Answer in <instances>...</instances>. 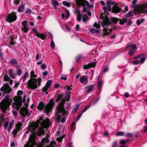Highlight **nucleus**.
<instances>
[{"label": "nucleus", "mask_w": 147, "mask_h": 147, "mask_svg": "<svg viewBox=\"0 0 147 147\" xmlns=\"http://www.w3.org/2000/svg\"><path fill=\"white\" fill-rule=\"evenodd\" d=\"M65 101V99H62L61 100V102L59 104L58 106L57 107L56 114L57 117L56 119L59 122H60L61 117L64 116L67 114V112L65 110L64 107V104Z\"/></svg>", "instance_id": "nucleus-1"}, {"label": "nucleus", "mask_w": 147, "mask_h": 147, "mask_svg": "<svg viewBox=\"0 0 147 147\" xmlns=\"http://www.w3.org/2000/svg\"><path fill=\"white\" fill-rule=\"evenodd\" d=\"M9 95L5 96V99L2 100L0 103V107L1 110L3 113L5 112L6 111L11 104L12 100L9 99Z\"/></svg>", "instance_id": "nucleus-2"}, {"label": "nucleus", "mask_w": 147, "mask_h": 147, "mask_svg": "<svg viewBox=\"0 0 147 147\" xmlns=\"http://www.w3.org/2000/svg\"><path fill=\"white\" fill-rule=\"evenodd\" d=\"M30 77L31 79L29 80L27 83L28 87L33 90L37 88V80L36 79L33 78H36V76L34 74L33 71H32L31 72Z\"/></svg>", "instance_id": "nucleus-3"}, {"label": "nucleus", "mask_w": 147, "mask_h": 147, "mask_svg": "<svg viewBox=\"0 0 147 147\" xmlns=\"http://www.w3.org/2000/svg\"><path fill=\"white\" fill-rule=\"evenodd\" d=\"M25 97L26 96H24L22 100V97L21 96L15 97L14 98V102L12 104L14 108H16L17 110H18L20 109V107L22 106V102H24L26 101Z\"/></svg>", "instance_id": "nucleus-4"}, {"label": "nucleus", "mask_w": 147, "mask_h": 147, "mask_svg": "<svg viewBox=\"0 0 147 147\" xmlns=\"http://www.w3.org/2000/svg\"><path fill=\"white\" fill-rule=\"evenodd\" d=\"M120 20L119 18L115 17H112L111 19L107 18L105 20L101 22V26L104 28L105 26L111 25L112 23L116 24Z\"/></svg>", "instance_id": "nucleus-5"}, {"label": "nucleus", "mask_w": 147, "mask_h": 147, "mask_svg": "<svg viewBox=\"0 0 147 147\" xmlns=\"http://www.w3.org/2000/svg\"><path fill=\"white\" fill-rule=\"evenodd\" d=\"M137 1H133L132 2L133 7L138 13H142V11L145 10L147 8V3L145 4L137 5L136 4Z\"/></svg>", "instance_id": "nucleus-6"}, {"label": "nucleus", "mask_w": 147, "mask_h": 147, "mask_svg": "<svg viewBox=\"0 0 147 147\" xmlns=\"http://www.w3.org/2000/svg\"><path fill=\"white\" fill-rule=\"evenodd\" d=\"M55 105V102L54 101V99L53 98L51 99L49 103L46 105L44 112L48 115L50 111L53 109Z\"/></svg>", "instance_id": "nucleus-7"}, {"label": "nucleus", "mask_w": 147, "mask_h": 147, "mask_svg": "<svg viewBox=\"0 0 147 147\" xmlns=\"http://www.w3.org/2000/svg\"><path fill=\"white\" fill-rule=\"evenodd\" d=\"M126 49H128L129 50L128 54L131 57L134 55V52L137 49L136 46L134 44L128 45L126 47Z\"/></svg>", "instance_id": "nucleus-8"}, {"label": "nucleus", "mask_w": 147, "mask_h": 147, "mask_svg": "<svg viewBox=\"0 0 147 147\" xmlns=\"http://www.w3.org/2000/svg\"><path fill=\"white\" fill-rule=\"evenodd\" d=\"M17 18L16 13L15 12H12L6 17V20L9 23H11L15 21Z\"/></svg>", "instance_id": "nucleus-9"}, {"label": "nucleus", "mask_w": 147, "mask_h": 147, "mask_svg": "<svg viewBox=\"0 0 147 147\" xmlns=\"http://www.w3.org/2000/svg\"><path fill=\"white\" fill-rule=\"evenodd\" d=\"M76 3L77 6L85 7L86 5L91 7L92 6L89 4V3L87 1H76Z\"/></svg>", "instance_id": "nucleus-10"}, {"label": "nucleus", "mask_w": 147, "mask_h": 147, "mask_svg": "<svg viewBox=\"0 0 147 147\" xmlns=\"http://www.w3.org/2000/svg\"><path fill=\"white\" fill-rule=\"evenodd\" d=\"M36 144L34 138L33 136H30L28 143L26 144L24 147H33Z\"/></svg>", "instance_id": "nucleus-11"}, {"label": "nucleus", "mask_w": 147, "mask_h": 147, "mask_svg": "<svg viewBox=\"0 0 147 147\" xmlns=\"http://www.w3.org/2000/svg\"><path fill=\"white\" fill-rule=\"evenodd\" d=\"M32 30L33 32L36 36L40 38L43 40L45 39V38L47 37V36L45 34H43L42 33L40 34L39 32H38L34 28H33L32 29Z\"/></svg>", "instance_id": "nucleus-12"}, {"label": "nucleus", "mask_w": 147, "mask_h": 147, "mask_svg": "<svg viewBox=\"0 0 147 147\" xmlns=\"http://www.w3.org/2000/svg\"><path fill=\"white\" fill-rule=\"evenodd\" d=\"M20 113L23 117H25L26 115L29 117L30 115L28 113V109L24 107H22L21 108Z\"/></svg>", "instance_id": "nucleus-13"}, {"label": "nucleus", "mask_w": 147, "mask_h": 147, "mask_svg": "<svg viewBox=\"0 0 147 147\" xmlns=\"http://www.w3.org/2000/svg\"><path fill=\"white\" fill-rule=\"evenodd\" d=\"M41 125L45 128L47 129L49 127V122L48 119H44L41 123Z\"/></svg>", "instance_id": "nucleus-14"}, {"label": "nucleus", "mask_w": 147, "mask_h": 147, "mask_svg": "<svg viewBox=\"0 0 147 147\" xmlns=\"http://www.w3.org/2000/svg\"><path fill=\"white\" fill-rule=\"evenodd\" d=\"M112 9V12L116 13L119 12L121 10V8L117 5V3L115 2V5H113Z\"/></svg>", "instance_id": "nucleus-15"}, {"label": "nucleus", "mask_w": 147, "mask_h": 147, "mask_svg": "<svg viewBox=\"0 0 147 147\" xmlns=\"http://www.w3.org/2000/svg\"><path fill=\"white\" fill-rule=\"evenodd\" d=\"M96 62H92L88 63L87 65H84L83 68L85 69H89L92 67H94L96 66Z\"/></svg>", "instance_id": "nucleus-16"}, {"label": "nucleus", "mask_w": 147, "mask_h": 147, "mask_svg": "<svg viewBox=\"0 0 147 147\" xmlns=\"http://www.w3.org/2000/svg\"><path fill=\"white\" fill-rule=\"evenodd\" d=\"M115 2L112 1H108L107 3V9L109 11H110L112 10L111 6L115 5Z\"/></svg>", "instance_id": "nucleus-17"}, {"label": "nucleus", "mask_w": 147, "mask_h": 147, "mask_svg": "<svg viewBox=\"0 0 147 147\" xmlns=\"http://www.w3.org/2000/svg\"><path fill=\"white\" fill-rule=\"evenodd\" d=\"M45 103L42 102H40L37 106V108L38 110H41L44 108H45Z\"/></svg>", "instance_id": "nucleus-18"}, {"label": "nucleus", "mask_w": 147, "mask_h": 147, "mask_svg": "<svg viewBox=\"0 0 147 147\" xmlns=\"http://www.w3.org/2000/svg\"><path fill=\"white\" fill-rule=\"evenodd\" d=\"M9 63L11 65L15 66L16 67H18V61L16 59H11L9 61Z\"/></svg>", "instance_id": "nucleus-19"}, {"label": "nucleus", "mask_w": 147, "mask_h": 147, "mask_svg": "<svg viewBox=\"0 0 147 147\" xmlns=\"http://www.w3.org/2000/svg\"><path fill=\"white\" fill-rule=\"evenodd\" d=\"M108 28H104L103 30V31H104V33L102 36H108L110 34L112 30V29H111L109 30L110 32H108Z\"/></svg>", "instance_id": "nucleus-20"}, {"label": "nucleus", "mask_w": 147, "mask_h": 147, "mask_svg": "<svg viewBox=\"0 0 147 147\" xmlns=\"http://www.w3.org/2000/svg\"><path fill=\"white\" fill-rule=\"evenodd\" d=\"M12 89L11 88H5L3 91V96L5 94H10V92L12 91Z\"/></svg>", "instance_id": "nucleus-21"}, {"label": "nucleus", "mask_w": 147, "mask_h": 147, "mask_svg": "<svg viewBox=\"0 0 147 147\" xmlns=\"http://www.w3.org/2000/svg\"><path fill=\"white\" fill-rule=\"evenodd\" d=\"M87 88H88V89L87 90L86 92L87 93H89L94 91L93 90L94 89L93 85L92 84L91 86H88L86 88V89H87Z\"/></svg>", "instance_id": "nucleus-22"}, {"label": "nucleus", "mask_w": 147, "mask_h": 147, "mask_svg": "<svg viewBox=\"0 0 147 147\" xmlns=\"http://www.w3.org/2000/svg\"><path fill=\"white\" fill-rule=\"evenodd\" d=\"M52 4L56 10L57 9V7L59 6L60 4L57 1H52Z\"/></svg>", "instance_id": "nucleus-23"}, {"label": "nucleus", "mask_w": 147, "mask_h": 147, "mask_svg": "<svg viewBox=\"0 0 147 147\" xmlns=\"http://www.w3.org/2000/svg\"><path fill=\"white\" fill-rule=\"evenodd\" d=\"M88 80V76H83L81 77L80 79V82H84Z\"/></svg>", "instance_id": "nucleus-24"}, {"label": "nucleus", "mask_w": 147, "mask_h": 147, "mask_svg": "<svg viewBox=\"0 0 147 147\" xmlns=\"http://www.w3.org/2000/svg\"><path fill=\"white\" fill-rule=\"evenodd\" d=\"M3 86L1 87L0 89V90L1 92H3L5 88H11L9 85L6 83L4 84Z\"/></svg>", "instance_id": "nucleus-25"}, {"label": "nucleus", "mask_w": 147, "mask_h": 147, "mask_svg": "<svg viewBox=\"0 0 147 147\" xmlns=\"http://www.w3.org/2000/svg\"><path fill=\"white\" fill-rule=\"evenodd\" d=\"M63 94H58L56 99L55 100L56 102H57L61 100L63 98Z\"/></svg>", "instance_id": "nucleus-26"}, {"label": "nucleus", "mask_w": 147, "mask_h": 147, "mask_svg": "<svg viewBox=\"0 0 147 147\" xmlns=\"http://www.w3.org/2000/svg\"><path fill=\"white\" fill-rule=\"evenodd\" d=\"M134 15V11H130L128 12L127 14L125 15V16L126 17L129 18L130 17L133 16Z\"/></svg>", "instance_id": "nucleus-27"}, {"label": "nucleus", "mask_w": 147, "mask_h": 147, "mask_svg": "<svg viewBox=\"0 0 147 147\" xmlns=\"http://www.w3.org/2000/svg\"><path fill=\"white\" fill-rule=\"evenodd\" d=\"M24 5H21L18 8L17 11L20 13H21L24 11Z\"/></svg>", "instance_id": "nucleus-28"}, {"label": "nucleus", "mask_w": 147, "mask_h": 147, "mask_svg": "<svg viewBox=\"0 0 147 147\" xmlns=\"http://www.w3.org/2000/svg\"><path fill=\"white\" fill-rule=\"evenodd\" d=\"M12 70L11 69L9 70V74L10 77L13 79H15V77L14 75L13 74Z\"/></svg>", "instance_id": "nucleus-29"}, {"label": "nucleus", "mask_w": 147, "mask_h": 147, "mask_svg": "<svg viewBox=\"0 0 147 147\" xmlns=\"http://www.w3.org/2000/svg\"><path fill=\"white\" fill-rule=\"evenodd\" d=\"M127 19L126 18H124L123 19V20L120 19L119 24L121 25H123L125 22L127 21Z\"/></svg>", "instance_id": "nucleus-30"}, {"label": "nucleus", "mask_w": 147, "mask_h": 147, "mask_svg": "<svg viewBox=\"0 0 147 147\" xmlns=\"http://www.w3.org/2000/svg\"><path fill=\"white\" fill-rule=\"evenodd\" d=\"M71 93L70 92H69V93H66L65 94V100L67 101H69V100L70 98V94Z\"/></svg>", "instance_id": "nucleus-31"}, {"label": "nucleus", "mask_w": 147, "mask_h": 147, "mask_svg": "<svg viewBox=\"0 0 147 147\" xmlns=\"http://www.w3.org/2000/svg\"><path fill=\"white\" fill-rule=\"evenodd\" d=\"M45 133V131L44 130L41 129H39V131L37 132L38 135L39 136H41Z\"/></svg>", "instance_id": "nucleus-32"}, {"label": "nucleus", "mask_w": 147, "mask_h": 147, "mask_svg": "<svg viewBox=\"0 0 147 147\" xmlns=\"http://www.w3.org/2000/svg\"><path fill=\"white\" fill-rule=\"evenodd\" d=\"M52 80L48 81L46 84L45 86L47 87V88H49L51 86V84L52 82Z\"/></svg>", "instance_id": "nucleus-33"}, {"label": "nucleus", "mask_w": 147, "mask_h": 147, "mask_svg": "<svg viewBox=\"0 0 147 147\" xmlns=\"http://www.w3.org/2000/svg\"><path fill=\"white\" fill-rule=\"evenodd\" d=\"M88 16L86 14H84L82 17V22L83 23H85L87 20Z\"/></svg>", "instance_id": "nucleus-34"}, {"label": "nucleus", "mask_w": 147, "mask_h": 147, "mask_svg": "<svg viewBox=\"0 0 147 147\" xmlns=\"http://www.w3.org/2000/svg\"><path fill=\"white\" fill-rule=\"evenodd\" d=\"M82 57V55L81 54H80L78 55L76 57V62H78L80 59Z\"/></svg>", "instance_id": "nucleus-35"}, {"label": "nucleus", "mask_w": 147, "mask_h": 147, "mask_svg": "<svg viewBox=\"0 0 147 147\" xmlns=\"http://www.w3.org/2000/svg\"><path fill=\"white\" fill-rule=\"evenodd\" d=\"M42 143L44 144L45 142L46 143H48L49 142V140L48 138H47V136L46 138H43L42 140Z\"/></svg>", "instance_id": "nucleus-36"}, {"label": "nucleus", "mask_w": 147, "mask_h": 147, "mask_svg": "<svg viewBox=\"0 0 147 147\" xmlns=\"http://www.w3.org/2000/svg\"><path fill=\"white\" fill-rule=\"evenodd\" d=\"M29 76V74L28 72H25V74L24 75L23 78V82H24L26 81V78L28 77Z\"/></svg>", "instance_id": "nucleus-37"}, {"label": "nucleus", "mask_w": 147, "mask_h": 147, "mask_svg": "<svg viewBox=\"0 0 147 147\" xmlns=\"http://www.w3.org/2000/svg\"><path fill=\"white\" fill-rule=\"evenodd\" d=\"M14 37L11 36L10 37V40H9V43L11 45H15V43L14 41Z\"/></svg>", "instance_id": "nucleus-38"}, {"label": "nucleus", "mask_w": 147, "mask_h": 147, "mask_svg": "<svg viewBox=\"0 0 147 147\" xmlns=\"http://www.w3.org/2000/svg\"><path fill=\"white\" fill-rule=\"evenodd\" d=\"M125 136L127 137H129L133 138L134 137V135L133 134L129 132H128L126 134Z\"/></svg>", "instance_id": "nucleus-39"}, {"label": "nucleus", "mask_w": 147, "mask_h": 147, "mask_svg": "<svg viewBox=\"0 0 147 147\" xmlns=\"http://www.w3.org/2000/svg\"><path fill=\"white\" fill-rule=\"evenodd\" d=\"M22 124L20 123H18L16 125V129L19 131L20 129Z\"/></svg>", "instance_id": "nucleus-40"}, {"label": "nucleus", "mask_w": 147, "mask_h": 147, "mask_svg": "<svg viewBox=\"0 0 147 147\" xmlns=\"http://www.w3.org/2000/svg\"><path fill=\"white\" fill-rule=\"evenodd\" d=\"M116 135L117 136H123L124 135V132L119 131L116 133Z\"/></svg>", "instance_id": "nucleus-41"}, {"label": "nucleus", "mask_w": 147, "mask_h": 147, "mask_svg": "<svg viewBox=\"0 0 147 147\" xmlns=\"http://www.w3.org/2000/svg\"><path fill=\"white\" fill-rule=\"evenodd\" d=\"M63 4L64 5L67 7H69L70 6V3H69L67 2L66 1H63Z\"/></svg>", "instance_id": "nucleus-42"}, {"label": "nucleus", "mask_w": 147, "mask_h": 147, "mask_svg": "<svg viewBox=\"0 0 147 147\" xmlns=\"http://www.w3.org/2000/svg\"><path fill=\"white\" fill-rule=\"evenodd\" d=\"M22 30L23 32L26 33H27L29 30V29L27 27H22Z\"/></svg>", "instance_id": "nucleus-43"}, {"label": "nucleus", "mask_w": 147, "mask_h": 147, "mask_svg": "<svg viewBox=\"0 0 147 147\" xmlns=\"http://www.w3.org/2000/svg\"><path fill=\"white\" fill-rule=\"evenodd\" d=\"M10 79V78L6 74H5L4 76V80L5 81H8Z\"/></svg>", "instance_id": "nucleus-44"}, {"label": "nucleus", "mask_w": 147, "mask_h": 147, "mask_svg": "<svg viewBox=\"0 0 147 147\" xmlns=\"http://www.w3.org/2000/svg\"><path fill=\"white\" fill-rule=\"evenodd\" d=\"M17 73L18 76H20L22 74V70L20 68H19L17 69Z\"/></svg>", "instance_id": "nucleus-45"}, {"label": "nucleus", "mask_w": 147, "mask_h": 147, "mask_svg": "<svg viewBox=\"0 0 147 147\" xmlns=\"http://www.w3.org/2000/svg\"><path fill=\"white\" fill-rule=\"evenodd\" d=\"M78 108H79V105H76L75 107L73 109V110L72 112H73L74 113H75V112H76L78 111Z\"/></svg>", "instance_id": "nucleus-46"}, {"label": "nucleus", "mask_w": 147, "mask_h": 147, "mask_svg": "<svg viewBox=\"0 0 147 147\" xmlns=\"http://www.w3.org/2000/svg\"><path fill=\"white\" fill-rule=\"evenodd\" d=\"M27 22L28 21L27 20H24L22 22V24L24 27H27Z\"/></svg>", "instance_id": "nucleus-47"}, {"label": "nucleus", "mask_w": 147, "mask_h": 147, "mask_svg": "<svg viewBox=\"0 0 147 147\" xmlns=\"http://www.w3.org/2000/svg\"><path fill=\"white\" fill-rule=\"evenodd\" d=\"M101 18L103 20V21L107 18H109L106 16V14H102L101 15Z\"/></svg>", "instance_id": "nucleus-48"}, {"label": "nucleus", "mask_w": 147, "mask_h": 147, "mask_svg": "<svg viewBox=\"0 0 147 147\" xmlns=\"http://www.w3.org/2000/svg\"><path fill=\"white\" fill-rule=\"evenodd\" d=\"M117 145V141L116 140L114 141L112 143V147H116Z\"/></svg>", "instance_id": "nucleus-49"}, {"label": "nucleus", "mask_w": 147, "mask_h": 147, "mask_svg": "<svg viewBox=\"0 0 147 147\" xmlns=\"http://www.w3.org/2000/svg\"><path fill=\"white\" fill-rule=\"evenodd\" d=\"M90 106L89 105L86 106L83 109L82 113H83L84 112L86 111L88 109L90 108Z\"/></svg>", "instance_id": "nucleus-50"}, {"label": "nucleus", "mask_w": 147, "mask_h": 147, "mask_svg": "<svg viewBox=\"0 0 147 147\" xmlns=\"http://www.w3.org/2000/svg\"><path fill=\"white\" fill-rule=\"evenodd\" d=\"M49 88H47V87L45 86L42 88V92H46L48 90Z\"/></svg>", "instance_id": "nucleus-51"}, {"label": "nucleus", "mask_w": 147, "mask_h": 147, "mask_svg": "<svg viewBox=\"0 0 147 147\" xmlns=\"http://www.w3.org/2000/svg\"><path fill=\"white\" fill-rule=\"evenodd\" d=\"M23 94V91L21 90H19L18 91L17 94L18 95L17 96H20V95H22Z\"/></svg>", "instance_id": "nucleus-52"}, {"label": "nucleus", "mask_w": 147, "mask_h": 147, "mask_svg": "<svg viewBox=\"0 0 147 147\" xmlns=\"http://www.w3.org/2000/svg\"><path fill=\"white\" fill-rule=\"evenodd\" d=\"M32 12V11L31 9L29 8H27L26 10L25 11V13L26 14L30 13Z\"/></svg>", "instance_id": "nucleus-53"}, {"label": "nucleus", "mask_w": 147, "mask_h": 147, "mask_svg": "<svg viewBox=\"0 0 147 147\" xmlns=\"http://www.w3.org/2000/svg\"><path fill=\"white\" fill-rule=\"evenodd\" d=\"M102 82V81H99L98 83V89H100L102 88L101 84Z\"/></svg>", "instance_id": "nucleus-54"}, {"label": "nucleus", "mask_w": 147, "mask_h": 147, "mask_svg": "<svg viewBox=\"0 0 147 147\" xmlns=\"http://www.w3.org/2000/svg\"><path fill=\"white\" fill-rule=\"evenodd\" d=\"M5 121V119L3 116H1L0 117V123H3Z\"/></svg>", "instance_id": "nucleus-55"}, {"label": "nucleus", "mask_w": 147, "mask_h": 147, "mask_svg": "<svg viewBox=\"0 0 147 147\" xmlns=\"http://www.w3.org/2000/svg\"><path fill=\"white\" fill-rule=\"evenodd\" d=\"M51 47L52 48H53L55 47V43L52 40L51 42Z\"/></svg>", "instance_id": "nucleus-56"}, {"label": "nucleus", "mask_w": 147, "mask_h": 147, "mask_svg": "<svg viewBox=\"0 0 147 147\" xmlns=\"http://www.w3.org/2000/svg\"><path fill=\"white\" fill-rule=\"evenodd\" d=\"M18 131H18V130L16 129H15L13 131L12 133L13 135H16L17 134V133Z\"/></svg>", "instance_id": "nucleus-57"}, {"label": "nucleus", "mask_w": 147, "mask_h": 147, "mask_svg": "<svg viewBox=\"0 0 147 147\" xmlns=\"http://www.w3.org/2000/svg\"><path fill=\"white\" fill-rule=\"evenodd\" d=\"M60 79L64 80H67V78L65 75H63V76L61 77L60 78Z\"/></svg>", "instance_id": "nucleus-58"}, {"label": "nucleus", "mask_w": 147, "mask_h": 147, "mask_svg": "<svg viewBox=\"0 0 147 147\" xmlns=\"http://www.w3.org/2000/svg\"><path fill=\"white\" fill-rule=\"evenodd\" d=\"M41 67L42 69L44 70L46 68L47 66L45 64L43 63L41 65Z\"/></svg>", "instance_id": "nucleus-59"}, {"label": "nucleus", "mask_w": 147, "mask_h": 147, "mask_svg": "<svg viewBox=\"0 0 147 147\" xmlns=\"http://www.w3.org/2000/svg\"><path fill=\"white\" fill-rule=\"evenodd\" d=\"M31 126L32 129L33 130H36V129L37 128V126H36L34 125H31Z\"/></svg>", "instance_id": "nucleus-60"}, {"label": "nucleus", "mask_w": 147, "mask_h": 147, "mask_svg": "<svg viewBox=\"0 0 147 147\" xmlns=\"http://www.w3.org/2000/svg\"><path fill=\"white\" fill-rule=\"evenodd\" d=\"M8 125V123L7 122H6L4 124V129H6Z\"/></svg>", "instance_id": "nucleus-61"}, {"label": "nucleus", "mask_w": 147, "mask_h": 147, "mask_svg": "<svg viewBox=\"0 0 147 147\" xmlns=\"http://www.w3.org/2000/svg\"><path fill=\"white\" fill-rule=\"evenodd\" d=\"M120 144L121 145H124L126 144V141L123 140H121L120 142Z\"/></svg>", "instance_id": "nucleus-62"}, {"label": "nucleus", "mask_w": 147, "mask_h": 147, "mask_svg": "<svg viewBox=\"0 0 147 147\" xmlns=\"http://www.w3.org/2000/svg\"><path fill=\"white\" fill-rule=\"evenodd\" d=\"M20 3V1H14L13 3L15 5H18Z\"/></svg>", "instance_id": "nucleus-63"}, {"label": "nucleus", "mask_w": 147, "mask_h": 147, "mask_svg": "<svg viewBox=\"0 0 147 147\" xmlns=\"http://www.w3.org/2000/svg\"><path fill=\"white\" fill-rule=\"evenodd\" d=\"M108 67L107 66H106L104 68L103 71L105 73L107 72L108 71Z\"/></svg>", "instance_id": "nucleus-64"}]
</instances>
